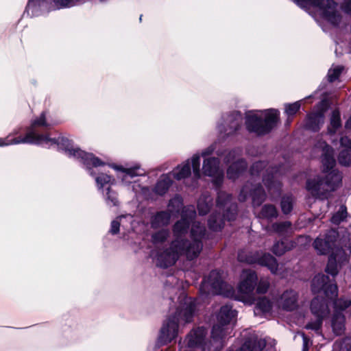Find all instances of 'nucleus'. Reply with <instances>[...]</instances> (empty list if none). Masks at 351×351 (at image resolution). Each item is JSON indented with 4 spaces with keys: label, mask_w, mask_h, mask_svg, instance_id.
Returning <instances> with one entry per match:
<instances>
[{
    "label": "nucleus",
    "mask_w": 351,
    "mask_h": 351,
    "mask_svg": "<svg viewBox=\"0 0 351 351\" xmlns=\"http://www.w3.org/2000/svg\"><path fill=\"white\" fill-rule=\"evenodd\" d=\"M202 173L213 178V183L219 186L223 182L224 172L220 166L218 158L208 157L204 159L202 165Z\"/></svg>",
    "instance_id": "6ab92c4d"
},
{
    "label": "nucleus",
    "mask_w": 351,
    "mask_h": 351,
    "mask_svg": "<svg viewBox=\"0 0 351 351\" xmlns=\"http://www.w3.org/2000/svg\"><path fill=\"white\" fill-rule=\"evenodd\" d=\"M281 208L285 214L289 213L293 208V199L291 196L283 197L281 200Z\"/></svg>",
    "instance_id": "79ce46f5"
},
{
    "label": "nucleus",
    "mask_w": 351,
    "mask_h": 351,
    "mask_svg": "<svg viewBox=\"0 0 351 351\" xmlns=\"http://www.w3.org/2000/svg\"><path fill=\"white\" fill-rule=\"evenodd\" d=\"M182 198L180 195H176L172 198L169 203V210L173 214L180 212L182 208Z\"/></svg>",
    "instance_id": "a19ab883"
},
{
    "label": "nucleus",
    "mask_w": 351,
    "mask_h": 351,
    "mask_svg": "<svg viewBox=\"0 0 351 351\" xmlns=\"http://www.w3.org/2000/svg\"><path fill=\"white\" fill-rule=\"evenodd\" d=\"M171 184V175L169 173L163 174L158 180L154 187V192L158 195H162L166 193Z\"/></svg>",
    "instance_id": "c756f323"
},
{
    "label": "nucleus",
    "mask_w": 351,
    "mask_h": 351,
    "mask_svg": "<svg viewBox=\"0 0 351 351\" xmlns=\"http://www.w3.org/2000/svg\"><path fill=\"white\" fill-rule=\"evenodd\" d=\"M217 208L223 213H213L208 221L209 228L213 231H219L224 225L225 220H234L237 215V204L232 202V196L225 192H219L217 199Z\"/></svg>",
    "instance_id": "9d476101"
},
{
    "label": "nucleus",
    "mask_w": 351,
    "mask_h": 351,
    "mask_svg": "<svg viewBox=\"0 0 351 351\" xmlns=\"http://www.w3.org/2000/svg\"><path fill=\"white\" fill-rule=\"evenodd\" d=\"M303 339V349L302 351H308V339L307 337L304 335V333L300 334Z\"/></svg>",
    "instance_id": "49530a36"
},
{
    "label": "nucleus",
    "mask_w": 351,
    "mask_h": 351,
    "mask_svg": "<svg viewBox=\"0 0 351 351\" xmlns=\"http://www.w3.org/2000/svg\"><path fill=\"white\" fill-rule=\"evenodd\" d=\"M200 292L202 295L217 294L230 297L232 295V289L223 281L221 273L214 270L204 279Z\"/></svg>",
    "instance_id": "ddd939ff"
},
{
    "label": "nucleus",
    "mask_w": 351,
    "mask_h": 351,
    "mask_svg": "<svg viewBox=\"0 0 351 351\" xmlns=\"http://www.w3.org/2000/svg\"><path fill=\"white\" fill-rule=\"evenodd\" d=\"M335 311L332 319V327L337 335L342 334L345 328V317L342 314L343 311H347L351 315V300L339 299L335 300Z\"/></svg>",
    "instance_id": "a211bd4d"
},
{
    "label": "nucleus",
    "mask_w": 351,
    "mask_h": 351,
    "mask_svg": "<svg viewBox=\"0 0 351 351\" xmlns=\"http://www.w3.org/2000/svg\"><path fill=\"white\" fill-rule=\"evenodd\" d=\"M110 167L117 171V178L121 180L123 184H132V190L137 191L136 186H138V184L135 181H132V179L136 176H143L145 173V171L141 168L138 164L134 165H127L125 167L112 165Z\"/></svg>",
    "instance_id": "dca6fc26"
},
{
    "label": "nucleus",
    "mask_w": 351,
    "mask_h": 351,
    "mask_svg": "<svg viewBox=\"0 0 351 351\" xmlns=\"http://www.w3.org/2000/svg\"><path fill=\"white\" fill-rule=\"evenodd\" d=\"M347 217V210L346 207L343 205H341L339 208L338 211H337L331 217V222L335 225L339 224L341 222L345 220Z\"/></svg>",
    "instance_id": "58836bf2"
},
{
    "label": "nucleus",
    "mask_w": 351,
    "mask_h": 351,
    "mask_svg": "<svg viewBox=\"0 0 351 351\" xmlns=\"http://www.w3.org/2000/svg\"><path fill=\"white\" fill-rule=\"evenodd\" d=\"M281 169V166L278 168L268 166L267 163L261 161L253 164L250 171L253 178L262 176L263 182L269 193L274 191V193L276 192L278 194L281 186L278 180V176L282 173Z\"/></svg>",
    "instance_id": "9b49d317"
},
{
    "label": "nucleus",
    "mask_w": 351,
    "mask_h": 351,
    "mask_svg": "<svg viewBox=\"0 0 351 351\" xmlns=\"http://www.w3.org/2000/svg\"><path fill=\"white\" fill-rule=\"evenodd\" d=\"M243 123L242 115L240 112H235L231 114L222 117L217 123V130L221 138H226L232 135L240 129Z\"/></svg>",
    "instance_id": "f3484780"
},
{
    "label": "nucleus",
    "mask_w": 351,
    "mask_h": 351,
    "mask_svg": "<svg viewBox=\"0 0 351 351\" xmlns=\"http://www.w3.org/2000/svg\"><path fill=\"white\" fill-rule=\"evenodd\" d=\"M311 310L316 319L315 322L308 323L306 328L318 330L321 327L323 318L328 314V304L324 298L315 297L311 302Z\"/></svg>",
    "instance_id": "412c9836"
},
{
    "label": "nucleus",
    "mask_w": 351,
    "mask_h": 351,
    "mask_svg": "<svg viewBox=\"0 0 351 351\" xmlns=\"http://www.w3.org/2000/svg\"><path fill=\"white\" fill-rule=\"evenodd\" d=\"M60 143L64 145L62 151L65 154L83 163L89 174L95 178L97 187L101 192L106 204L109 206H117L119 204L117 194L111 188L114 184V178L106 173L99 172L100 168L105 166V162L93 154L80 149L68 138L62 139Z\"/></svg>",
    "instance_id": "f03ea898"
},
{
    "label": "nucleus",
    "mask_w": 351,
    "mask_h": 351,
    "mask_svg": "<svg viewBox=\"0 0 351 351\" xmlns=\"http://www.w3.org/2000/svg\"><path fill=\"white\" fill-rule=\"evenodd\" d=\"M311 15L324 31L338 27L343 23L342 12L351 16V0H343L341 5L335 0H293Z\"/></svg>",
    "instance_id": "20e7f679"
},
{
    "label": "nucleus",
    "mask_w": 351,
    "mask_h": 351,
    "mask_svg": "<svg viewBox=\"0 0 351 351\" xmlns=\"http://www.w3.org/2000/svg\"><path fill=\"white\" fill-rule=\"evenodd\" d=\"M218 143L215 142L208 147L202 150L199 156L204 158L216 153L218 156L223 157V162L226 164L232 163L227 169V177L230 180H234L240 173L246 169L247 164L243 160H237V158L241 154L240 149H234L230 151H222L217 148Z\"/></svg>",
    "instance_id": "1a4fd4ad"
},
{
    "label": "nucleus",
    "mask_w": 351,
    "mask_h": 351,
    "mask_svg": "<svg viewBox=\"0 0 351 351\" xmlns=\"http://www.w3.org/2000/svg\"><path fill=\"white\" fill-rule=\"evenodd\" d=\"M134 221V217L132 218V221L131 222L129 221V219H125L123 220V222L125 223V225H127L128 227L126 228L125 226V227H123V228H125L127 230H129L130 228L132 227V223Z\"/></svg>",
    "instance_id": "de8ad7c7"
},
{
    "label": "nucleus",
    "mask_w": 351,
    "mask_h": 351,
    "mask_svg": "<svg viewBox=\"0 0 351 351\" xmlns=\"http://www.w3.org/2000/svg\"><path fill=\"white\" fill-rule=\"evenodd\" d=\"M341 150L338 160L341 165L349 166L351 165V140L347 136H342L340 138Z\"/></svg>",
    "instance_id": "bb28decb"
},
{
    "label": "nucleus",
    "mask_w": 351,
    "mask_h": 351,
    "mask_svg": "<svg viewBox=\"0 0 351 351\" xmlns=\"http://www.w3.org/2000/svg\"><path fill=\"white\" fill-rule=\"evenodd\" d=\"M133 216L130 214H127L125 215H121L118 217L116 219L113 220L111 223V228H110V232L113 234H115L119 232V227L120 226H122V227H126L128 226L127 225H125L123 220L125 219H128L129 221L131 222L132 221Z\"/></svg>",
    "instance_id": "f704fd0d"
},
{
    "label": "nucleus",
    "mask_w": 351,
    "mask_h": 351,
    "mask_svg": "<svg viewBox=\"0 0 351 351\" xmlns=\"http://www.w3.org/2000/svg\"><path fill=\"white\" fill-rule=\"evenodd\" d=\"M346 128H348V129H351V117L346 121Z\"/></svg>",
    "instance_id": "8fccbe9b"
},
{
    "label": "nucleus",
    "mask_w": 351,
    "mask_h": 351,
    "mask_svg": "<svg viewBox=\"0 0 351 351\" xmlns=\"http://www.w3.org/2000/svg\"><path fill=\"white\" fill-rule=\"evenodd\" d=\"M238 260L240 262L249 264L257 263L260 265L265 266L272 274L284 276L280 272L279 265L277 263L276 258L269 253L241 250L238 254Z\"/></svg>",
    "instance_id": "f8f14e48"
},
{
    "label": "nucleus",
    "mask_w": 351,
    "mask_h": 351,
    "mask_svg": "<svg viewBox=\"0 0 351 351\" xmlns=\"http://www.w3.org/2000/svg\"><path fill=\"white\" fill-rule=\"evenodd\" d=\"M237 316V311L232 306L226 304L220 308L217 315V323L212 329L213 348H208V351L220 350L223 347L226 337L231 335Z\"/></svg>",
    "instance_id": "0eeeda50"
},
{
    "label": "nucleus",
    "mask_w": 351,
    "mask_h": 351,
    "mask_svg": "<svg viewBox=\"0 0 351 351\" xmlns=\"http://www.w3.org/2000/svg\"><path fill=\"white\" fill-rule=\"evenodd\" d=\"M256 273L250 269H245L241 275V281L238 287L239 295L237 299L245 303L252 304L254 301L253 291L257 283Z\"/></svg>",
    "instance_id": "2eb2a0df"
},
{
    "label": "nucleus",
    "mask_w": 351,
    "mask_h": 351,
    "mask_svg": "<svg viewBox=\"0 0 351 351\" xmlns=\"http://www.w3.org/2000/svg\"><path fill=\"white\" fill-rule=\"evenodd\" d=\"M272 308V303L266 298H260L256 303L254 314L260 315L261 314H266L271 311Z\"/></svg>",
    "instance_id": "473e14b6"
},
{
    "label": "nucleus",
    "mask_w": 351,
    "mask_h": 351,
    "mask_svg": "<svg viewBox=\"0 0 351 351\" xmlns=\"http://www.w3.org/2000/svg\"><path fill=\"white\" fill-rule=\"evenodd\" d=\"M301 106V101H296L293 104H288L285 105V112L287 116L292 117L296 114V112L300 110Z\"/></svg>",
    "instance_id": "37998d69"
},
{
    "label": "nucleus",
    "mask_w": 351,
    "mask_h": 351,
    "mask_svg": "<svg viewBox=\"0 0 351 351\" xmlns=\"http://www.w3.org/2000/svg\"><path fill=\"white\" fill-rule=\"evenodd\" d=\"M298 293L293 290L285 291L277 300L278 308L287 311L295 310L298 307Z\"/></svg>",
    "instance_id": "393cba45"
},
{
    "label": "nucleus",
    "mask_w": 351,
    "mask_h": 351,
    "mask_svg": "<svg viewBox=\"0 0 351 351\" xmlns=\"http://www.w3.org/2000/svg\"><path fill=\"white\" fill-rule=\"evenodd\" d=\"M293 247L294 243L293 241L285 239V241L276 243L272 247V252L276 256H281Z\"/></svg>",
    "instance_id": "2f4dec72"
},
{
    "label": "nucleus",
    "mask_w": 351,
    "mask_h": 351,
    "mask_svg": "<svg viewBox=\"0 0 351 351\" xmlns=\"http://www.w3.org/2000/svg\"><path fill=\"white\" fill-rule=\"evenodd\" d=\"M252 197V204L254 206H260L265 199V193L259 183L252 185V183L246 184L241 191L239 199L241 202H244L247 195Z\"/></svg>",
    "instance_id": "5701e85b"
},
{
    "label": "nucleus",
    "mask_w": 351,
    "mask_h": 351,
    "mask_svg": "<svg viewBox=\"0 0 351 351\" xmlns=\"http://www.w3.org/2000/svg\"><path fill=\"white\" fill-rule=\"evenodd\" d=\"M348 278H351V268L350 269L349 272L346 274Z\"/></svg>",
    "instance_id": "3c124183"
},
{
    "label": "nucleus",
    "mask_w": 351,
    "mask_h": 351,
    "mask_svg": "<svg viewBox=\"0 0 351 351\" xmlns=\"http://www.w3.org/2000/svg\"><path fill=\"white\" fill-rule=\"evenodd\" d=\"M313 151L320 154L324 178L317 176L307 180L306 189L315 197L326 199L336 189L341 182V174L334 169L335 159L333 149L324 141H318Z\"/></svg>",
    "instance_id": "7ed1b4c3"
},
{
    "label": "nucleus",
    "mask_w": 351,
    "mask_h": 351,
    "mask_svg": "<svg viewBox=\"0 0 351 351\" xmlns=\"http://www.w3.org/2000/svg\"><path fill=\"white\" fill-rule=\"evenodd\" d=\"M278 212L275 206L270 204H266L262 208L258 217L262 219H270L276 218Z\"/></svg>",
    "instance_id": "e433bc0d"
},
{
    "label": "nucleus",
    "mask_w": 351,
    "mask_h": 351,
    "mask_svg": "<svg viewBox=\"0 0 351 351\" xmlns=\"http://www.w3.org/2000/svg\"><path fill=\"white\" fill-rule=\"evenodd\" d=\"M52 125L53 123L48 121L47 112H43L39 117L32 122L25 137L11 138L12 134H10L5 138H0V147L27 143L40 145L46 147L57 146L58 149L62 150L64 145L60 142L62 139H67V138L60 136L58 138H52L47 135L40 134L38 131L39 128H48Z\"/></svg>",
    "instance_id": "39448f33"
},
{
    "label": "nucleus",
    "mask_w": 351,
    "mask_h": 351,
    "mask_svg": "<svg viewBox=\"0 0 351 351\" xmlns=\"http://www.w3.org/2000/svg\"><path fill=\"white\" fill-rule=\"evenodd\" d=\"M191 168L193 169V181L189 186L195 187L197 184V181L201 178L200 156L197 153L193 154L191 158L178 165L169 174L171 175V178L173 177L177 180H185L191 175Z\"/></svg>",
    "instance_id": "4468645a"
},
{
    "label": "nucleus",
    "mask_w": 351,
    "mask_h": 351,
    "mask_svg": "<svg viewBox=\"0 0 351 351\" xmlns=\"http://www.w3.org/2000/svg\"><path fill=\"white\" fill-rule=\"evenodd\" d=\"M312 291L314 293L323 291L328 299H335L337 296V287L329 282V278L324 274L316 275L312 281Z\"/></svg>",
    "instance_id": "4be33fe9"
},
{
    "label": "nucleus",
    "mask_w": 351,
    "mask_h": 351,
    "mask_svg": "<svg viewBox=\"0 0 351 351\" xmlns=\"http://www.w3.org/2000/svg\"><path fill=\"white\" fill-rule=\"evenodd\" d=\"M195 310V303L191 298H185L180 303L174 315L164 322L157 339V346L170 343L176 338L180 326L192 321Z\"/></svg>",
    "instance_id": "423d86ee"
},
{
    "label": "nucleus",
    "mask_w": 351,
    "mask_h": 351,
    "mask_svg": "<svg viewBox=\"0 0 351 351\" xmlns=\"http://www.w3.org/2000/svg\"><path fill=\"white\" fill-rule=\"evenodd\" d=\"M332 351H351V340L346 338L341 341H337L333 345Z\"/></svg>",
    "instance_id": "ea45409f"
},
{
    "label": "nucleus",
    "mask_w": 351,
    "mask_h": 351,
    "mask_svg": "<svg viewBox=\"0 0 351 351\" xmlns=\"http://www.w3.org/2000/svg\"><path fill=\"white\" fill-rule=\"evenodd\" d=\"M273 231L280 235H284L291 232V224L289 221L274 223L271 226Z\"/></svg>",
    "instance_id": "4c0bfd02"
},
{
    "label": "nucleus",
    "mask_w": 351,
    "mask_h": 351,
    "mask_svg": "<svg viewBox=\"0 0 351 351\" xmlns=\"http://www.w3.org/2000/svg\"><path fill=\"white\" fill-rule=\"evenodd\" d=\"M269 288V282L265 280H261L257 286V292L259 293H265Z\"/></svg>",
    "instance_id": "a18cd8bd"
},
{
    "label": "nucleus",
    "mask_w": 351,
    "mask_h": 351,
    "mask_svg": "<svg viewBox=\"0 0 351 351\" xmlns=\"http://www.w3.org/2000/svg\"><path fill=\"white\" fill-rule=\"evenodd\" d=\"M338 233L335 230H330L326 234L319 236L313 243L315 250L319 254H327L330 252L335 253L336 241Z\"/></svg>",
    "instance_id": "aec40b11"
},
{
    "label": "nucleus",
    "mask_w": 351,
    "mask_h": 351,
    "mask_svg": "<svg viewBox=\"0 0 351 351\" xmlns=\"http://www.w3.org/2000/svg\"><path fill=\"white\" fill-rule=\"evenodd\" d=\"M327 104L324 101L320 102L317 106V112L310 114L305 123L306 129L316 132L322 126L324 122V112L326 110Z\"/></svg>",
    "instance_id": "b1692460"
},
{
    "label": "nucleus",
    "mask_w": 351,
    "mask_h": 351,
    "mask_svg": "<svg viewBox=\"0 0 351 351\" xmlns=\"http://www.w3.org/2000/svg\"><path fill=\"white\" fill-rule=\"evenodd\" d=\"M171 215L167 211H160L155 214L151 219V226L157 228L167 226L170 221Z\"/></svg>",
    "instance_id": "c85d7f7f"
},
{
    "label": "nucleus",
    "mask_w": 351,
    "mask_h": 351,
    "mask_svg": "<svg viewBox=\"0 0 351 351\" xmlns=\"http://www.w3.org/2000/svg\"><path fill=\"white\" fill-rule=\"evenodd\" d=\"M343 69V67L342 66H335L329 69L328 73V80L331 82L336 80L342 72Z\"/></svg>",
    "instance_id": "c03bdc74"
},
{
    "label": "nucleus",
    "mask_w": 351,
    "mask_h": 351,
    "mask_svg": "<svg viewBox=\"0 0 351 351\" xmlns=\"http://www.w3.org/2000/svg\"><path fill=\"white\" fill-rule=\"evenodd\" d=\"M341 127L340 113L338 110H335L332 112L330 125L328 128V133L335 134Z\"/></svg>",
    "instance_id": "72a5a7b5"
},
{
    "label": "nucleus",
    "mask_w": 351,
    "mask_h": 351,
    "mask_svg": "<svg viewBox=\"0 0 351 351\" xmlns=\"http://www.w3.org/2000/svg\"><path fill=\"white\" fill-rule=\"evenodd\" d=\"M34 1L35 0H29L27 5L26 7V12H29L32 7H34L35 5Z\"/></svg>",
    "instance_id": "09e8293b"
},
{
    "label": "nucleus",
    "mask_w": 351,
    "mask_h": 351,
    "mask_svg": "<svg viewBox=\"0 0 351 351\" xmlns=\"http://www.w3.org/2000/svg\"><path fill=\"white\" fill-rule=\"evenodd\" d=\"M196 215L193 206L182 209L181 219L173 226V237L170 247L156 256V265L162 268L173 265L178 258L184 255L188 259L196 258L202 249V239L205 237L206 229L198 221L193 222L191 239H187L189 225Z\"/></svg>",
    "instance_id": "f257e3e1"
},
{
    "label": "nucleus",
    "mask_w": 351,
    "mask_h": 351,
    "mask_svg": "<svg viewBox=\"0 0 351 351\" xmlns=\"http://www.w3.org/2000/svg\"><path fill=\"white\" fill-rule=\"evenodd\" d=\"M265 346V339H259L256 335L252 334L237 351H262Z\"/></svg>",
    "instance_id": "cd10ccee"
},
{
    "label": "nucleus",
    "mask_w": 351,
    "mask_h": 351,
    "mask_svg": "<svg viewBox=\"0 0 351 351\" xmlns=\"http://www.w3.org/2000/svg\"><path fill=\"white\" fill-rule=\"evenodd\" d=\"M279 120V111L276 109L252 110L245 114V124L249 132L258 135L269 133Z\"/></svg>",
    "instance_id": "6e6552de"
},
{
    "label": "nucleus",
    "mask_w": 351,
    "mask_h": 351,
    "mask_svg": "<svg viewBox=\"0 0 351 351\" xmlns=\"http://www.w3.org/2000/svg\"><path fill=\"white\" fill-rule=\"evenodd\" d=\"M269 351H274L273 349H270Z\"/></svg>",
    "instance_id": "603ef678"
},
{
    "label": "nucleus",
    "mask_w": 351,
    "mask_h": 351,
    "mask_svg": "<svg viewBox=\"0 0 351 351\" xmlns=\"http://www.w3.org/2000/svg\"><path fill=\"white\" fill-rule=\"evenodd\" d=\"M348 261V256L342 249L336 250L335 253L330 254L328 258V263L326 271L332 276H335L338 273V264H342Z\"/></svg>",
    "instance_id": "a878e982"
},
{
    "label": "nucleus",
    "mask_w": 351,
    "mask_h": 351,
    "mask_svg": "<svg viewBox=\"0 0 351 351\" xmlns=\"http://www.w3.org/2000/svg\"><path fill=\"white\" fill-rule=\"evenodd\" d=\"M213 199L208 193H204L201 195L197 202V209L201 215H206L210 210Z\"/></svg>",
    "instance_id": "7c9ffc66"
},
{
    "label": "nucleus",
    "mask_w": 351,
    "mask_h": 351,
    "mask_svg": "<svg viewBox=\"0 0 351 351\" xmlns=\"http://www.w3.org/2000/svg\"><path fill=\"white\" fill-rule=\"evenodd\" d=\"M169 231L167 229H162L156 232L152 236V243L154 245L158 246L165 242L169 237Z\"/></svg>",
    "instance_id": "c9c22d12"
}]
</instances>
